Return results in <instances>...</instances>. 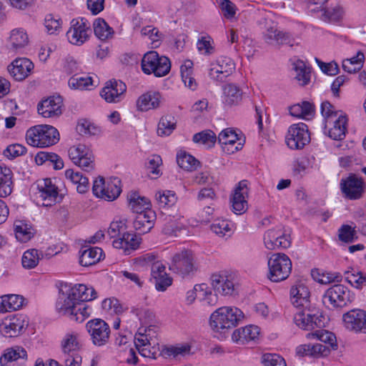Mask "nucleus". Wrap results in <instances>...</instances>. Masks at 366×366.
<instances>
[{
    "label": "nucleus",
    "instance_id": "a19ab883",
    "mask_svg": "<svg viewBox=\"0 0 366 366\" xmlns=\"http://www.w3.org/2000/svg\"><path fill=\"white\" fill-rule=\"evenodd\" d=\"M211 230L217 235L224 237H229L233 234L234 224L226 219H217L211 225Z\"/></svg>",
    "mask_w": 366,
    "mask_h": 366
},
{
    "label": "nucleus",
    "instance_id": "393cba45",
    "mask_svg": "<svg viewBox=\"0 0 366 366\" xmlns=\"http://www.w3.org/2000/svg\"><path fill=\"white\" fill-rule=\"evenodd\" d=\"M74 293L72 288L69 289L66 293H61L56 303V308L59 313L68 316L69 317L74 314L76 306L79 302L76 296L72 295Z\"/></svg>",
    "mask_w": 366,
    "mask_h": 366
},
{
    "label": "nucleus",
    "instance_id": "412c9836",
    "mask_svg": "<svg viewBox=\"0 0 366 366\" xmlns=\"http://www.w3.org/2000/svg\"><path fill=\"white\" fill-rule=\"evenodd\" d=\"M27 352L19 346L8 348L0 357L1 366H25Z\"/></svg>",
    "mask_w": 366,
    "mask_h": 366
},
{
    "label": "nucleus",
    "instance_id": "de8ad7c7",
    "mask_svg": "<svg viewBox=\"0 0 366 366\" xmlns=\"http://www.w3.org/2000/svg\"><path fill=\"white\" fill-rule=\"evenodd\" d=\"M11 49L16 50L27 45L29 37L26 31L22 29H13L9 37Z\"/></svg>",
    "mask_w": 366,
    "mask_h": 366
},
{
    "label": "nucleus",
    "instance_id": "79ce46f5",
    "mask_svg": "<svg viewBox=\"0 0 366 366\" xmlns=\"http://www.w3.org/2000/svg\"><path fill=\"white\" fill-rule=\"evenodd\" d=\"M15 237L21 242L29 241L34 234V229L21 221L14 223Z\"/></svg>",
    "mask_w": 366,
    "mask_h": 366
},
{
    "label": "nucleus",
    "instance_id": "f257e3e1",
    "mask_svg": "<svg viewBox=\"0 0 366 366\" xmlns=\"http://www.w3.org/2000/svg\"><path fill=\"white\" fill-rule=\"evenodd\" d=\"M243 318L244 314L239 308L230 306L221 307L210 315V326L216 332H225L236 327Z\"/></svg>",
    "mask_w": 366,
    "mask_h": 366
},
{
    "label": "nucleus",
    "instance_id": "5fc2aeb1",
    "mask_svg": "<svg viewBox=\"0 0 366 366\" xmlns=\"http://www.w3.org/2000/svg\"><path fill=\"white\" fill-rule=\"evenodd\" d=\"M162 165V159L159 155L154 154L148 159L146 168L152 179H157L162 172L160 167Z\"/></svg>",
    "mask_w": 366,
    "mask_h": 366
},
{
    "label": "nucleus",
    "instance_id": "0eeeda50",
    "mask_svg": "<svg viewBox=\"0 0 366 366\" xmlns=\"http://www.w3.org/2000/svg\"><path fill=\"white\" fill-rule=\"evenodd\" d=\"M121 181L115 177L105 182L104 177H99L94 180L92 193L97 198L106 201H114L121 194Z\"/></svg>",
    "mask_w": 366,
    "mask_h": 366
},
{
    "label": "nucleus",
    "instance_id": "e2e57ef3",
    "mask_svg": "<svg viewBox=\"0 0 366 366\" xmlns=\"http://www.w3.org/2000/svg\"><path fill=\"white\" fill-rule=\"evenodd\" d=\"M307 337L309 339L315 338L331 345H332L335 341V336L333 333L323 330H317L314 332L308 333Z\"/></svg>",
    "mask_w": 366,
    "mask_h": 366
},
{
    "label": "nucleus",
    "instance_id": "0e129e2a",
    "mask_svg": "<svg viewBox=\"0 0 366 366\" xmlns=\"http://www.w3.org/2000/svg\"><path fill=\"white\" fill-rule=\"evenodd\" d=\"M184 179H187L186 183L188 185L205 184L209 182V174L207 172H199L194 174L190 173L187 175L184 174Z\"/></svg>",
    "mask_w": 366,
    "mask_h": 366
},
{
    "label": "nucleus",
    "instance_id": "58836bf2",
    "mask_svg": "<svg viewBox=\"0 0 366 366\" xmlns=\"http://www.w3.org/2000/svg\"><path fill=\"white\" fill-rule=\"evenodd\" d=\"M223 98L227 105L237 104L242 100V92L236 85L229 84L223 87Z\"/></svg>",
    "mask_w": 366,
    "mask_h": 366
},
{
    "label": "nucleus",
    "instance_id": "c9c22d12",
    "mask_svg": "<svg viewBox=\"0 0 366 366\" xmlns=\"http://www.w3.org/2000/svg\"><path fill=\"white\" fill-rule=\"evenodd\" d=\"M290 114L295 117L309 119L315 114V107L309 102H302L290 107Z\"/></svg>",
    "mask_w": 366,
    "mask_h": 366
},
{
    "label": "nucleus",
    "instance_id": "3c124183",
    "mask_svg": "<svg viewBox=\"0 0 366 366\" xmlns=\"http://www.w3.org/2000/svg\"><path fill=\"white\" fill-rule=\"evenodd\" d=\"M176 127L174 117L170 115L162 117L158 124L157 134L160 137L169 136Z\"/></svg>",
    "mask_w": 366,
    "mask_h": 366
},
{
    "label": "nucleus",
    "instance_id": "ea45409f",
    "mask_svg": "<svg viewBox=\"0 0 366 366\" xmlns=\"http://www.w3.org/2000/svg\"><path fill=\"white\" fill-rule=\"evenodd\" d=\"M93 28L95 36L102 41L111 39L114 35L113 29L103 19H97L93 23Z\"/></svg>",
    "mask_w": 366,
    "mask_h": 366
},
{
    "label": "nucleus",
    "instance_id": "aec40b11",
    "mask_svg": "<svg viewBox=\"0 0 366 366\" xmlns=\"http://www.w3.org/2000/svg\"><path fill=\"white\" fill-rule=\"evenodd\" d=\"M63 99L60 96L49 97L38 104V113L45 118L58 117L62 114Z\"/></svg>",
    "mask_w": 366,
    "mask_h": 366
},
{
    "label": "nucleus",
    "instance_id": "9b49d317",
    "mask_svg": "<svg viewBox=\"0 0 366 366\" xmlns=\"http://www.w3.org/2000/svg\"><path fill=\"white\" fill-rule=\"evenodd\" d=\"M310 141L307 126L302 122L291 125L287 131L286 142L292 149H302Z\"/></svg>",
    "mask_w": 366,
    "mask_h": 366
},
{
    "label": "nucleus",
    "instance_id": "774afa93",
    "mask_svg": "<svg viewBox=\"0 0 366 366\" xmlns=\"http://www.w3.org/2000/svg\"><path fill=\"white\" fill-rule=\"evenodd\" d=\"M61 366H80L82 357L79 354L61 355Z\"/></svg>",
    "mask_w": 366,
    "mask_h": 366
},
{
    "label": "nucleus",
    "instance_id": "13d9d810",
    "mask_svg": "<svg viewBox=\"0 0 366 366\" xmlns=\"http://www.w3.org/2000/svg\"><path fill=\"white\" fill-rule=\"evenodd\" d=\"M343 15V9L340 6H335L325 9L322 14V19L325 21L337 22L342 19Z\"/></svg>",
    "mask_w": 366,
    "mask_h": 366
},
{
    "label": "nucleus",
    "instance_id": "4c0bfd02",
    "mask_svg": "<svg viewBox=\"0 0 366 366\" xmlns=\"http://www.w3.org/2000/svg\"><path fill=\"white\" fill-rule=\"evenodd\" d=\"M217 137L215 133L210 129H205L193 135L192 141L195 144H201L207 149L212 148Z\"/></svg>",
    "mask_w": 366,
    "mask_h": 366
},
{
    "label": "nucleus",
    "instance_id": "4468645a",
    "mask_svg": "<svg viewBox=\"0 0 366 366\" xmlns=\"http://www.w3.org/2000/svg\"><path fill=\"white\" fill-rule=\"evenodd\" d=\"M344 327L350 332L366 333V311L352 309L342 315Z\"/></svg>",
    "mask_w": 366,
    "mask_h": 366
},
{
    "label": "nucleus",
    "instance_id": "e433bc0d",
    "mask_svg": "<svg viewBox=\"0 0 366 366\" xmlns=\"http://www.w3.org/2000/svg\"><path fill=\"white\" fill-rule=\"evenodd\" d=\"M295 79L301 86H305L309 84L311 77V68L306 65L302 60H297L293 64Z\"/></svg>",
    "mask_w": 366,
    "mask_h": 366
},
{
    "label": "nucleus",
    "instance_id": "dca6fc26",
    "mask_svg": "<svg viewBox=\"0 0 366 366\" xmlns=\"http://www.w3.org/2000/svg\"><path fill=\"white\" fill-rule=\"evenodd\" d=\"M340 187L344 196L351 200L362 198L365 189V184L362 179L355 174H350L347 178L342 179Z\"/></svg>",
    "mask_w": 366,
    "mask_h": 366
},
{
    "label": "nucleus",
    "instance_id": "338daca9",
    "mask_svg": "<svg viewBox=\"0 0 366 366\" xmlns=\"http://www.w3.org/2000/svg\"><path fill=\"white\" fill-rule=\"evenodd\" d=\"M201 162L192 155L184 152V172L187 174L201 168Z\"/></svg>",
    "mask_w": 366,
    "mask_h": 366
},
{
    "label": "nucleus",
    "instance_id": "bb28decb",
    "mask_svg": "<svg viewBox=\"0 0 366 366\" xmlns=\"http://www.w3.org/2000/svg\"><path fill=\"white\" fill-rule=\"evenodd\" d=\"M310 292L308 288L302 282H297L290 290V300L296 308L307 307L309 304Z\"/></svg>",
    "mask_w": 366,
    "mask_h": 366
},
{
    "label": "nucleus",
    "instance_id": "f704fd0d",
    "mask_svg": "<svg viewBox=\"0 0 366 366\" xmlns=\"http://www.w3.org/2000/svg\"><path fill=\"white\" fill-rule=\"evenodd\" d=\"M61 355L79 354L81 345L78 340V336L75 333L66 334L61 342Z\"/></svg>",
    "mask_w": 366,
    "mask_h": 366
},
{
    "label": "nucleus",
    "instance_id": "20e7f679",
    "mask_svg": "<svg viewBox=\"0 0 366 366\" xmlns=\"http://www.w3.org/2000/svg\"><path fill=\"white\" fill-rule=\"evenodd\" d=\"M355 298V294L346 286L335 284L325 290L322 302L327 307L342 308L352 303Z\"/></svg>",
    "mask_w": 366,
    "mask_h": 366
},
{
    "label": "nucleus",
    "instance_id": "9d476101",
    "mask_svg": "<svg viewBox=\"0 0 366 366\" xmlns=\"http://www.w3.org/2000/svg\"><path fill=\"white\" fill-rule=\"evenodd\" d=\"M91 34V25L88 21L84 18L73 19L66 32V37L71 44L80 46L89 40Z\"/></svg>",
    "mask_w": 366,
    "mask_h": 366
},
{
    "label": "nucleus",
    "instance_id": "7ed1b4c3",
    "mask_svg": "<svg viewBox=\"0 0 366 366\" xmlns=\"http://www.w3.org/2000/svg\"><path fill=\"white\" fill-rule=\"evenodd\" d=\"M27 143L36 147H46L56 144L59 140L58 130L50 125H37L27 130Z\"/></svg>",
    "mask_w": 366,
    "mask_h": 366
},
{
    "label": "nucleus",
    "instance_id": "f8f14e48",
    "mask_svg": "<svg viewBox=\"0 0 366 366\" xmlns=\"http://www.w3.org/2000/svg\"><path fill=\"white\" fill-rule=\"evenodd\" d=\"M86 328L94 345L101 347L109 342L111 330L104 320L99 318L91 320L87 322Z\"/></svg>",
    "mask_w": 366,
    "mask_h": 366
},
{
    "label": "nucleus",
    "instance_id": "423d86ee",
    "mask_svg": "<svg viewBox=\"0 0 366 366\" xmlns=\"http://www.w3.org/2000/svg\"><path fill=\"white\" fill-rule=\"evenodd\" d=\"M268 278L274 282L286 280L292 270V262L284 253H274L268 258Z\"/></svg>",
    "mask_w": 366,
    "mask_h": 366
},
{
    "label": "nucleus",
    "instance_id": "b1692460",
    "mask_svg": "<svg viewBox=\"0 0 366 366\" xmlns=\"http://www.w3.org/2000/svg\"><path fill=\"white\" fill-rule=\"evenodd\" d=\"M34 64L27 58H17L8 66L11 75L17 81H22L30 75Z\"/></svg>",
    "mask_w": 366,
    "mask_h": 366
},
{
    "label": "nucleus",
    "instance_id": "8fccbe9b",
    "mask_svg": "<svg viewBox=\"0 0 366 366\" xmlns=\"http://www.w3.org/2000/svg\"><path fill=\"white\" fill-rule=\"evenodd\" d=\"M199 270V263L191 250H184V276L193 277Z\"/></svg>",
    "mask_w": 366,
    "mask_h": 366
},
{
    "label": "nucleus",
    "instance_id": "4d7b16f0",
    "mask_svg": "<svg viewBox=\"0 0 366 366\" xmlns=\"http://www.w3.org/2000/svg\"><path fill=\"white\" fill-rule=\"evenodd\" d=\"M90 152L91 149L86 145L78 144L69 148V157L74 164L80 163V160L84 158Z\"/></svg>",
    "mask_w": 366,
    "mask_h": 366
},
{
    "label": "nucleus",
    "instance_id": "2eb2a0df",
    "mask_svg": "<svg viewBox=\"0 0 366 366\" xmlns=\"http://www.w3.org/2000/svg\"><path fill=\"white\" fill-rule=\"evenodd\" d=\"M234 69L233 61L226 56L217 58L210 63L208 69V75L214 81H223Z\"/></svg>",
    "mask_w": 366,
    "mask_h": 366
},
{
    "label": "nucleus",
    "instance_id": "a878e982",
    "mask_svg": "<svg viewBox=\"0 0 366 366\" xmlns=\"http://www.w3.org/2000/svg\"><path fill=\"white\" fill-rule=\"evenodd\" d=\"M155 219V212L152 209H147L137 214L133 222V227L139 234H146L153 228Z\"/></svg>",
    "mask_w": 366,
    "mask_h": 366
},
{
    "label": "nucleus",
    "instance_id": "ddd939ff",
    "mask_svg": "<svg viewBox=\"0 0 366 366\" xmlns=\"http://www.w3.org/2000/svg\"><path fill=\"white\" fill-rule=\"evenodd\" d=\"M264 244L267 249L274 250L278 248H287L291 239L289 234L283 230L281 225L267 230L264 234Z\"/></svg>",
    "mask_w": 366,
    "mask_h": 366
},
{
    "label": "nucleus",
    "instance_id": "37998d69",
    "mask_svg": "<svg viewBox=\"0 0 366 366\" xmlns=\"http://www.w3.org/2000/svg\"><path fill=\"white\" fill-rule=\"evenodd\" d=\"M365 56L362 52L358 51L355 56L342 61V69L347 73H356L362 66Z\"/></svg>",
    "mask_w": 366,
    "mask_h": 366
},
{
    "label": "nucleus",
    "instance_id": "c03bdc74",
    "mask_svg": "<svg viewBox=\"0 0 366 366\" xmlns=\"http://www.w3.org/2000/svg\"><path fill=\"white\" fill-rule=\"evenodd\" d=\"M153 335L154 331L150 327H148L147 330H144V333H141V330H138L134 337L135 347L158 345L157 340Z\"/></svg>",
    "mask_w": 366,
    "mask_h": 366
},
{
    "label": "nucleus",
    "instance_id": "2f4dec72",
    "mask_svg": "<svg viewBox=\"0 0 366 366\" xmlns=\"http://www.w3.org/2000/svg\"><path fill=\"white\" fill-rule=\"evenodd\" d=\"M12 177L11 170L5 165L0 164V197H6L12 192Z\"/></svg>",
    "mask_w": 366,
    "mask_h": 366
},
{
    "label": "nucleus",
    "instance_id": "5701e85b",
    "mask_svg": "<svg viewBox=\"0 0 366 366\" xmlns=\"http://www.w3.org/2000/svg\"><path fill=\"white\" fill-rule=\"evenodd\" d=\"M126 89L127 86L122 81L110 80L106 83L100 94L107 102L116 103L121 100V97Z\"/></svg>",
    "mask_w": 366,
    "mask_h": 366
},
{
    "label": "nucleus",
    "instance_id": "864d4df0",
    "mask_svg": "<svg viewBox=\"0 0 366 366\" xmlns=\"http://www.w3.org/2000/svg\"><path fill=\"white\" fill-rule=\"evenodd\" d=\"M320 110L325 121V129H326L329 124H331V121L337 118L340 114L335 107L328 101L322 102Z\"/></svg>",
    "mask_w": 366,
    "mask_h": 366
},
{
    "label": "nucleus",
    "instance_id": "cd10ccee",
    "mask_svg": "<svg viewBox=\"0 0 366 366\" xmlns=\"http://www.w3.org/2000/svg\"><path fill=\"white\" fill-rule=\"evenodd\" d=\"M259 335V328L256 325H247L235 330L232 335V340L240 345L254 341Z\"/></svg>",
    "mask_w": 366,
    "mask_h": 366
},
{
    "label": "nucleus",
    "instance_id": "a211bd4d",
    "mask_svg": "<svg viewBox=\"0 0 366 366\" xmlns=\"http://www.w3.org/2000/svg\"><path fill=\"white\" fill-rule=\"evenodd\" d=\"M28 326L23 315H13L5 318L0 324V332L6 337L19 336Z\"/></svg>",
    "mask_w": 366,
    "mask_h": 366
},
{
    "label": "nucleus",
    "instance_id": "c85d7f7f",
    "mask_svg": "<svg viewBox=\"0 0 366 366\" xmlns=\"http://www.w3.org/2000/svg\"><path fill=\"white\" fill-rule=\"evenodd\" d=\"M347 119L345 115L340 114L337 118L331 121V124L325 129V133L335 140L345 138L347 132Z\"/></svg>",
    "mask_w": 366,
    "mask_h": 366
},
{
    "label": "nucleus",
    "instance_id": "69168bd1",
    "mask_svg": "<svg viewBox=\"0 0 366 366\" xmlns=\"http://www.w3.org/2000/svg\"><path fill=\"white\" fill-rule=\"evenodd\" d=\"M26 152V148L20 144L9 145L4 151V155L9 159L16 158L24 155Z\"/></svg>",
    "mask_w": 366,
    "mask_h": 366
},
{
    "label": "nucleus",
    "instance_id": "6e6d98bb",
    "mask_svg": "<svg viewBox=\"0 0 366 366\" xmlns=\"http://www.w3.org/2000/svg\"><path fill=\"white\" fill-rule=\"evenodd\" d=\"M156 201L160 208L171 207L176 203L177 197L172 191H159L155 194Z\"/></svg>",
    "mask_w": 366,
    "mask_h": 366
},
{
    "label": "nucleus",
    "instance_id": "680f3d73",
    "mask_svg": "<svg viewBox=\"0 0 366 366\" xmlns=\"http://www.w3.org/2000/svg\"><path fill=\"white\" fill-rule=\"evenodd\" d=\"M264 366H287L283 357L275 353H266L261 357Z\"/></svg>",
    "mask_w": 366,
    "mask_h": 366
},
{
    "label": "nucleus",
    "instance_id": "a18cd8bd",
    "mask_svg": "<svg viewBox=\"0 0 366 366\" xmlns=\"http://www.w3.org/2000/svg\"><path fill=\"white\" fill-rule=\"evenodd\" d=\"M71 288L74 292L72 295L76 296L80 302H86L97 297V292L93 287H88L86 285L81 284Z\"/></svg>",
    "mask_w": 366,
    "mask_h": 366
},
{
    "label": "nucleus",
    "instance_id": "7c9ffc66",
    "mask_svg": "<svg viewBox=\"0 0 366 366\" xmlns=\"http://www.w3.org/2000/svg\"><path fill=\"white\" fill-rule=\"evenodd\" d=\"M161 94L159 92H149L140 96L137 102V108L142 112L154 109L159 107Z\"/></svg>",
    "mask_w": 366,
    "mask_h": 366
},
{
    "label": "nucleus",
    "instance_id": "603ef678",
    "mask_svg": "<svg viewBox=\"0 0 366 366\" xmlns=\"http://www.w3.org/2000/svg\"><path fill=\"white\" fill-rule=\"evenodd\" d=\"M42 256L41 252H39L36 249H30L24 252L21 258V264L24 268L31 269L34 268L39 263V261Z\"/></svg>",
    "mask_w": 366,
    "mask_h": 366
},
{
    "label": "nucleus",
    "instance_id": "f3484780",
    "mask_svg": "<svg viewBox=\"0 0 366 366\" xmlns=\"http://www.w3.org/2000/svg\"><path fill=\"white\" fill-rule=\"evenodd\" d=\"M294 322L298 327L305 330L321 328L323 325L320 317L307 307L297 308Z\"/></svg>",
    "mask_w": 366,
    "mask_h": 366
},
{
    "label": "nucleus",
    "instance_id": "1a4fd4ad",
    "mask_svg": "<svg viewBox=\"0 0 366 366\" xmlns=\"http://www.w3.org/2000/svg\"><path fill=\"white\" fill-rule=\"evenodd\" d=\"M37 189V201L44 207H50L63 199V195L59 194L58 187L53 184L51 179L39 180Z\"/></svg>",
    "mask_w": 366,
    "mask_h": 366
},
{
    "label": "nucleus",
    "instance_id": "6ab92c4d",
    "mask_svg": "<svg viewBox=\"0 0 366 366\" xmlns=\"http://www.w3.org/2000/svg\"><path fill=\"white\" fill-rule=\"evenodd\" d=\"M248 192L247 181L242 180L239 182L230 198L232 209L234 214H242L247 210L248 204L246 199L248 197Z\"/></svg>",
    "mask_w": 366,
    "mask_h": 366
},
{
    "label": "nucleus",
    "instance_id": "473e14b6",
    "mask_svg": "<svg viewBox=\"0 0 366 366\" xmlns=\"http://www.w3.org/2000/svg\"><path fill=\"white\" fill-rule=\"evenodd\" d=\"M79 263L81 266L89 267L97 263L102 258L103 251L101 248L88 247L80 251Z\"/></svg>",
    "mask_w": 366,
    "mask_h": 366
},
{
    "label": "nucleus",
    "instance_id": "4be33fe9",
    "mask_svg": "<svg viewBox=\"0 0 366 366\" xmlns=\"http://www.w3.org/2000/svg\"><path fill=\"white\" fill-rule=\"evenodd\" d=\"M217 139L222 146L223 152L227 154H233L242 147V143L238 142V135L235 131L231 128H227L222 130L219 134Z\"/></svg>",
    "mask_w": 366,
    "mask_h": 366
},
{
    "label": "nucleus",
    "instance_id": "49530a36",
    "mask_svg": "<svg viewBox=\"0 0 366 366\" xmlns=\"http://www.w3.org/2000/svg\"><path fill=\"white\" fill-rule=\"evenodd\" d=\"M345 280L353 287L361 289L366 285V274L357 269H352L345 272Z\"/></svg>",
    "mask_w": 366,
    "mask_h": 366
},
{
    "label": "nucleus",
    "instance_id": "052dcab7",
    "mask_svg": "<svg viewBox=\"0 0 366 366\" xmlns=\"http://www.w3.org/2000/svg\"><path fill=\"white\" fill-rule=\"evenodd\" d=\"M76 129L81 135H96L99 132V129L86 119H81Z\"/></svg>",
    "mask_w": 366,
    "mask_h": 366
},
{
    "label": "nucleus",
    "instance_id": "39448f33",
    "mask_svg": "<svg viewBox=\"0 0 366 366\" xmlns=\"http://www.w3.org/2000/svg\"><path fill=\"white\" fill-rule=\"evenodd\" d=\"M141 66L144 74H154L157 77H162L169 72L171 62L169 58L160 56L155 51H150L143 56Z\"/></svg>",
    "mask_w": 366,
    "mask_h": 366
},
{
    "label": "nucleus",
    "instance_id": "72a5a7b5",
    "mask_svg": "<svg viewBox=\"0 0 366 366\" xmlns=\"http://www.w3.org/2000/svg\"><path fill=\"white\" fill-rule=\"evenodd\" d=\"M129 206L131 209L137 214L144 212V211L150 209V201L139 194L136 192H132L128 194L127 197Z\"/></svg>",
    "mask_w": 366,
    "mask_h": 366
},
{
    "label": "nucleus",
    "instance_id": "bf43d9fd",
    "mask_svg": "<svg viewBox=\"0 0 366 366\" xmlns=\"http://www.w3.org/2000/svg\"><path fill=\"white\" fill-rule=\"evenodd\" d=\"M91 309L86 302H80L77 303L74 314L71 315L69 318L79 322H82L86 318L89 317Z\"/></svg>",
    "mask_w": 366,
    "mask_h": 366
},
{
    "label": "nucleus",
    "instance_id": "f03ea898",
    "mask_svg": "<svg viewBox=\"0 0 366 366\" xmlns=\"http://www.w3.org/2000/svg\"><path fill=\"white\" fill-rule=\"evenodd\" d=\"M257 24L262 32L264 41L269 44H289L291 38L289 34L280 31L277 24L271 18V14L263 12L259 14Z\"/></svg>",
    "mask_w": 366,
    "mask_h": 366
},
{
    "label": "nucleus",
    "instance_id": "09e8293b",
    "mask_svg": "<svg viewBox=\"0 0 366 366\" xmlns=\"http://www.w3.org/2000/svg\"><path fill=\"white\" fill-rule=\"evenodd\" d=\"M69 87L75 89H89V86L94 85L92 76L88 75L75 74L68 81Z\"/></svg>",
    "mask_w": 366,
    "mask_h": 366
},
{
    "label": "nucleus",
    "instance_id": "6e6552de",
    "mask_svg": "<svg viewBox=\"0 0 366 366\" xmlns=\"http://www.w3.org/2000/svg\"><path fill=\"white\" fill-rule=\"evenodd\" d=\"M211 285L215 292L223 296L236 294L237 282L234 274L227 271L215 272L211 275Z\"/></svg>",
    "mask_w": 366,
    "mask_h": 366
},
{
    "label": "nucleus",
    "instance_id": "c756f323",
    "mask_svg": "<svg viewBox=\"0 0 366 366\" xmlns=\"http://www.w3.org/2000/svg\"><path fill=\"white\" fill-rule=\"evenodd\" d=\"M140 239L136 235L129 232H124L122 237L113 241V247L117 249H122L127 254L132 251L137 249L140 244Z\"/></svg>",
    "mask_w": 366,
    "mask_h": 366
}]
</instances>
